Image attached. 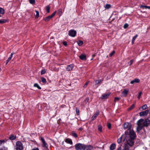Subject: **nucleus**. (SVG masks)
Here are the masks:
<instances>
[{
  "label": "nucleus",
  "instance_id": "obj_37",
  "mask_svg": "<svg viewBox=\"0 0 150 150\" xmlns=\"http://www.w3.org/2000/svg\"><path fill=\"white\" fill-rule=\"evenodd\" d=\"M30 3L31 4H34L35 2V0H29Z\"/></svg>",
  "mask_w": 150,
  "mask_h": 150
},
{
  "label": "nucleus",
  "instance_id": "obj_3",
  "mask_svg": "<svg viewBox=\"0 0 150 150\" xmlns=\"http://www.w3.org/2000/svg\"><path fill=\"white\" fill-rule=\"evenodd\" d=\"M123 126L124 129H128L127 131L125 132V134L127 135L128 134V131H129L131 129V125L130 124H129L128 122H125Z\"/></svg>",
  "mask_w": 150,
  "mask_h": 150
},
{
  "label": "nucleus",
  "instance_id": "obj_4",
  "mask_svg": "<svg viewBox=\"0 0 150 150\" xmlns=\"http://www.w3.org/2000/svg\"><path fill=\"white\" fill-rule=\"evenodd\" d=\"M144 119H141L138 120L137 122V128L140 129H141L144 127L143 121Z\"/></svg>",
  "mask_w": 150,
  "mask_h": 150
},
{
  "label": "nucleus",
  "instance_id": "obj_60",
  "mask_svg": "<svg viewBox=\"0 0 150 150\" xmlns=\"http://www.w3.org/2000/svg\"><path fill=\"white\" fill-rule=\"evenodd\" d=\"M1 17V16L0 15V17Z\"/></svg>",
  "mask_w": 150,
  "mask_h": 150
},
{
  "label": "nucleus",
  "instance_id": "obj_7",
  "mask_svg": "<svg viewBox=\"0 0 150 150\" xmlns=\"http://www.w3.org/2000/svg\"><path fill=\"white\" fill-rule=\"evenodd\" d=\"M56 13V11H55L51 15L45 18L44 19V20L46 22L48 21L54 17Z\"/></svg>",
  "mask_w": 150,
  "mask_h": 150
},
{
  "label": "nucleus",
  "instance_id": "obj_33",
  "mask_svg": "<svg viewBox=\"0 0 150 150\" xmlns=\"http://www.w3.org/2000/svg\"><path fill=\"white\" fill-rule=\"evenodd\" d=\"M77 43L79 46H81L83 45V43L82 41L79 40L77 42Z\"/></svg>",
  "mask_w": 150,
  "mask_h": 150
},
{
  "label": "nucleus",
  "instance_id": "obj_29",
  "mask_svg": "<svg viewBox=\"0 0 150 150\" xmlns=\"http://www.w3.org/2000/svg\"><path fill=\"white\" fill-rule=\"evenodd\" d=\"M34 86L35 87H37L38 89H41V87L39 86L38 83H35L34 85Z\"/></svg>",
  "mask_w": 150,
  "mask_h": 150
},
{
  "label": "nucleus",
  "instance_id": "obj_38",
  "mask_svg": "<svg viewBox=\"0 0 150 150\" xmlns=\"http://www.w3.org/2000/svg\"><path fill=\"white\" fill-rule=\"evenodd\" d=\"M107 126L109 129H111V125L110 123H108L107 124Z\"/></svg>",
  "mask_w": 150,
  "mask_h": 150
},
{
  "label": "nucleus",
  "instance_id": "obj_49",
  "mask_svg": "<svg viewBox=\"0 0 150 150\" xmlns=\"http://www.w3.org/2000/svg\"><path fill=\"white\" fill-rule=\"evenodd\" d=\"M63 44L64 46L67 45V43L66 41H64L63 42Z\"/></svg>",
  "mask_w": 150,
  "mask_h": 150
},
{
  "label": "nucleus",
  "instance_id": "obj_31",
  "mask_svg": "<svg viewBox=\"0 0 150 150\" xmlns=\"http://www.w3.org/2000/svg\"><path fill=\"white\" fill-rule=\"evenodd\" d=\"M0 13L2 14L4 13V10L3 8H0Z\"/></svg>",
  "mask_w": 150,
  "mask_h": 150
},
{
  "label": "nucleus",
  "instance_id": "obj_1",
  "mask_svg": "<svg viewBox=\"0 0 150 150\" xmlns=\"http://www.w3.org/2000/svg\"><path fill=\"white\" fill-rule=\"evenodd\" d=\"M75 147L76 150H91L93 148V146L91 145H86L81 143L76 144Z\"/></svg>",
  "mask_w": 150,
  "mask_h": 150
},
{
  "label": "nucleus",
  "instance_id": "obj_10",
  "mask_svg": "<svg viewBox=\"0 0 150 150\" xmlns=\"http://www.w3.org/2000/svg\"><path fill=\"white\" fill-rule=\"evenodd\" d=\"M40 139L42 143L43 146V147H45L47 148V147H48V145L47 143L45 140L44 138L43 137H40Z\"/></svg>",
  "mask_w": 150,
  "mask_h": 150
},
{
  "label": "nucleus",
  "instance_id": "obj_53",
  "mask_svg": "<svg viewBox=\"0 0 150 150\" xmlns=\"http://www.w3.org/2000/svg\"><path fill=\"white\" fill-rule=\"evenodd\" d=\"M117 150H122V148L121 146L119 148H118Z\"/></svg>",
  "mask_w": 150,
  "mask_h": 150
},
{
  "label": "nucleus",
  "instance_id": "obj_9",
  "mask_svg": "<svg viewBox=\"0 0 150 150\" xmlns=\"http://www.w3.org/2000/svg\"><path fill=\"white\" fill-rule=\"evenodd\" d=\"M129 90L128 89H124L121 93V96L122 97H126L129 92Z\"/></svg>",
  "mask_w": 150,
  "mask_h": 150
},
{
  "label": "nucleus",
  "instance_id": "obj_30",
  "mask_svg": "<svg viewBox=\"0 0 150 150\" xmlns=\"http://www.w3.org/2000/svg\"><path fill=\"white\" fill-rule=\"evenodd\" d=\"M98 130L100 131L101 132L102 131V128L101 125H99L98 126Z\"/></svg>",
  "mask_w": 150,
  "mask_h": 150
},
{
  "label": "nucleus",
  "instance_id": "obj_43",
  "mask_svg": "<svg viewBox=\"0 0 150 150\" xmlns=\"http://www.w3.org/2000/svg\"><path fill=\"white\" fill-rule=\"evenodd\" d=\"M45 70H43L41 71V74L42 75L44 74L45 73Z\"/></svg>",
  "mask_w": 150,
  "mask_h": 150
},
{
  "label": "nucleus",
  "instance_id": "obj_24",
  "mask_svg": "<svg viewBox=\"0 0 150 150\" xmlns=\"http://www.w3.org/2000/svg\"><path fill=\"white\" fill-rule=\"evenodd\" d=\"M102 81L101 79H99L98 80H96L95 81V85H96L98 84H100L101 83V82Z\"/></svg>",
  "mask_w": 150,
  "mask_h": 150
},
{
  "label": "nucleus",
  "instance_id": "obj_40",
  "mask_svg": "<svg viewBox=\"0 0 150 150\" xmlns=\"http://www.w3.org/2000/svg\"><path fill=\"white\" fill-rule=\"evenodd\" d=\"M142 94V92H140L139 93V95H138V98L139 99H140V97H141Z\"/></svg>",
  "mask_w": 150,
  "mask_h": 150
},
{
  "label": "nucleus",
  "instance_id": "obj_28",
  "mask_svg": "<svg viewBox=\"0 0 150 150\" xmlns=\"http://www.w3.org/2000/svg\"><path fill=\"white\" fill-rule=\"evenodd\" d=\"M111 8V5L109 4H107L105 6V9H108Z\"/></svg>",
  "mask_w": 150,
  "mask_h": 150
},
{
  "label": "nucleus",
  "instance_id": "obj_25",
  "mask_svg": "<svg viewBox=\"0 0 150 150\" xmlns=\"http://www.w3.org/2000/svg\"><path fill=\"white\" fill-rule=\"evenodd\" d=\"M122 135L121 137L119 138L117 140V142L118 144H120L122 141Z\"/></svg>",
  "mask_w": 150,
  "mask_h": 150
},
{
  "label": "nucleus",
  "instance_id": "obj_36",
  "mask_svg": "<svg viewBox=\"0 0 150 150\" xmlns=\"http://www.w3.org/2000/svg\"><path fill=\"white\" fill-rule=\"evenodd\" d=\"M138 35H135L134 36L132 39V40H133V41H134L135 39L137 38V37Z\"/></svg>",
  "mask_w": 150,
  "mask_h": 150
},
{
  "label": "nucleus",
  "instance_id": "obj_54",
  "mask_svg": "<svg viewBox=\"0 0 150 150\" xmlns=\"http://www.w3.org/2000/svg\"><path fill=\"white\" fill-rule=\"evenodd\" d=\"M145 6H144V5H142L140 6V8L144 7Z\"/></svg>",
  "mask_w": 150,
  "mask_h": 150
},
{
  "label": "nucleus",
  "instance_id": "obj_41",
  "mask_svg": "<svg viewBox=\"0 0 150 150\" xmlns=\"http://www.w3.org/2000/svg\"><path fill=\"white\" fill-rule=\"evenodd\" d=\"M115 53V51L113 50L112 52L110 53L109 54V56L110 57H111Z\"/></svg>",
  "mask_w": 150,
  "mask_h": 150
},
{
  "label": "nucleus",
  "instance_id": "obj_16",
  "mask_svg": "<svg viewBox=\"0 0 150 150\" xmlns=\"http://www.w3.org/2000/svg\"><path fill=\"white\" fill-rule=\"evenodd\" d=\"M99 114V111H97L96 113L93 115V116L91 117V120H94L97 116Z\"/></svg>",
  "mask_w": 150,
  "mask_h": 150
},
{
  "label": "nucleus",
  "instance_id": "obj_55",
  "mask_svg": "<svg viewBox=\"0 0 150 150\" xmlns=\"http://www.w3.org/2000/svg\"><path fill=\"white\" fill-rule=\"evenodd\" d=\"M134 41H133V40H132V44L134 43Z\"/></svg>",
  "mask_w": 150,
  "mask_h": 150
},
{
  "label": "nucleus",
  "instance_id": "obj_46",
  "mask_svg": "<svg viewBox=\"0 0 150 150\" xmlns=\"http://www.w3.org/2000/svg\"><path fill=\"white\" fill-rule=\"evenodd\" d=\"M88 83H89V81H88V82H86V83H85L84 86H83V87L84 88H85L86 87V86H87V85H88Z\"/></svg>",
  "mask_w": 150,
  "mask_h": 150
},
{
  "label": "nucleus",
  "instance_id": "obj_52",
  "mask_svg": "<svg viewBox=\"0 0 150 150\" xmlns=\"http://www.w3.org/2000/svg\"><path fill=\"white\" fill-rule=\"evenodd\" d=\"M32 150H39L38 148H35L32 149Z\"/></svg>",
  "mask_w": 150,
  "mask_h": 150
},
{
  "label": "nucleus",
  "instance_id": "obj_27",
  "mask_svg": "<svg viewBox=\"0 0 150 150\" xmlns=\"http://www.w3.org/2000/svg\"><path fill=\"white\" fill-rule=\"evenodd\" d=\"M41 81L44 83H45L47 82L46 79L44 77L41 78Z\"/></svg>",
  "mask_w": 150,
  "mask_h": 150
},
{
  "label": "nucleus",
  "instance_id": "obj_59",
  "mask_svg": "<svg viewBox=\"0 0 150 150\" xmlns=\"http://www.w3.org/2000/svg\"><path fill=\"white\" fill-rule=\"evenodd\" d=\"M149 114L150 115V112H149Z\"/></svg>",
  "mask_w": 150,
  "mask_h": 150
},
{
  "label": "nucleus",
  "instance_id": "obj_48",
  "mask_svg": "<svg viewBox=\"0 0 150 150\" xmlns=\"http://www.w3.org/2000/svg\"><path fill=\"white\" fill-rule=\"evenodd\" d=\"M76 114L77 115H79V109H76Z\"/></svg>",
  "mask_w": 150,
  "mask_h": 150
},
{
  "label": "nucleus",
  "instance_id": "obj_8",
  "mask_svg": "<svg viewBox=\"0 0 150 150\" xmlns=\"http://www.w3.org/2000/svg\"><path fill=\"white\" fill-rule=\"evenodd\" d=\"M144 127H147L150 125V120L148 118L145 120L143 121Z\"/></svg>",
  "mask_w": 150,
  "mask_h": 150
},
{
  "label": "nucleus",
  "instance_id": "obj_21",
  "mask_svg": "<svg viewBox=\"0 0 150 150\" xmlns=\"http://www.w3.org/2000/svg\"><path fill=\"white\" fill-rule=\"evenodd\" d=\"M123 150H129V147L127 144H125Z\"/></svg>",
  "mask_w": 150,
  "mask_h": 150
},
{
  "label": "nucleus",
  "instance_id": "obj_6",
  "mask_svg": "<svg viewBox=\"0 0 150 150\" xmlns=\"http://www.w3.org/2000/svg\"><path fill=\"white\" fill-rule=\"evenodd\" d=\"M76 32L74 30H71L69 31V35L72 37H74L76 35Z\"/></svg>",
  "mask_w": 150,
  "mask_h": 150
},
{
  "label": "nucleus",
  "instance_id": "obj_26",
  "mask_svg": "<svg viewBox=\"0 0 150 150\" xmlns=\"http://www.w3.org/2000/svg\"><path fill=\"white\" fill-rule=\"evenodd\" d=\"M35 11L36 13V15L35 16L36 18H37L39 16V11L37 10H35Z\"/></svg>",
  "mask_w": 150,
  "mask_h": 150
},
{
  "label": "nucleus",
  "instance_id": "obj_22",
  "mask_svg": "<svg viewBox=\"0 0 150 150\" xmlns=\"http://www.w3.org/2000/svg\"><path fill=\"white\" fill-rule=\"evenodd\" d=\"M14 54V53L13 52H12L11 54L10 57H9V58H8V59H7V60L6 61H7L6 64H7L11 60L12 57L13 55Z\"/></svg>",
  "mask_w": 150,
  "mask_h": 150
},
{
  "label": "nucleus",
  "instance_id": "obj_56",
  "mask_svg": "<svg viewBox=\"0 0 150 150\" xmlns=\"http://www.w3.org/2000/svg\"><path fill=\"white\" fill-rule=\"evenodd\" d=\"M95 56V55H93V57H94Z\"/></svg>",
  "mask_w": 150,
  "mask_h": 150
},
{
  "label": "nucleus",
  "instance_id": "obj_47",
  "mask_svg": "<svg viewBox=\"0 0 150 150\" xmlns=\"http://www.w3.org/2000/svg\"><path fill=\"white\" fill-rule=\"evenodd\" d=\"M128 26V25L127 24H125L124 25V28H127Z\"/></svg>",
  "mask_w": 150,
  "mask_h": 150
},
{
  "label": "nucleus",
  "instance_id": "obj_5",
  "mask_svg": "<svg viewBox=\"0 0 150 150\" xmlns=\"http://www.w3.org/2000/svg\"><path fill=\"white\" fill-rule=\"evenodd\" d=\"M128 134H129L130 138L134 139L136 137L135 133L133 130H131L130 129L129 131H128Z\"/></svg>",
  "mask_w": 150,
  "mask_h": 150
},
{
  "label": "nucleus",
  "instance_id": "obj_51",
  "mask_svg": "<svg viewBox=\"0 0 150 150\" xmlns=\"http://www.w3.org/2000/svg\"><path fill=\"white\" fill-rule=\"evenodd\" d=\"M130 62V65H131L133 63V60H131Z\"/></svg>",
  "mask_w": 150,
  "mask_h": 150
},
{
  "label": "nucleus",
  "instance_id": "obj_23",
  "mask_svg": "<svg viewBox=\"0 0 150 150\" xmlns=\"http://www.w3.org/2000/svg\"><path fill=\"white\" fill-rule=\"evenodd\" d=\"M8 21L7 19H1L0 20V24H3L6 23Z\"/></svg>",
  "mask_w": 150,
  "mask_h": 150
},
{
  "label": "nucleus",
  "instance_id": "obj_17",
  "mask_svg": "<svg viewBox=\"0 0 150 150\" xmlns=\"http://www.w3.org/2000/svg\"><path fill=\"white\" fill-rule=\"evenodd\" d=\"M116 145L115 143L112 144L110 146V150H114L115 148Z\"/></svg>",
  "mask_w": 150,
  "mask_h": 150
},
{
  "label": "nucleus",
  "instance_id": "obj_34",
  "mask_svg": "<svg viewBox=\"0 0 150 150\" xmlns=\"http://www.w3.org/2000/svg\"><path fill=\"white\" fill-rule=\"evenodd\" d=\"M50 7L49 6H47L46 7V10L47 13H49L50 11Z\"/></svg>",
  "mask_w": 150,
  "mask_h": 150
},
{
  "label": "nucleus",
  "instance_id": "obj_44",
  "mask_svg": "<svg viewBox=\"0 0 150 150\" xmlns=\"http://www.w3.org/2000/svg\"><path fill=\"white\" fill-rule=\"evenodd\" d=\"M72 135L75 137H77V134L75 133H73L72 134Z\"/></svg>",
  "mask_w": 150,
  "mask_h": 150
},
{
  "label": "nucleus",
  "instance_id": "obj_11",
  "mask_svg": "<svg viewBox=\"0 0 150 150\" xmlns=\"http://www.w3.org/2000/svg\"><path fill=\"white\" fill-rule=\"evenodd\" d=\"M149 112L148 110H146L144 111L141 112L139 113V115L140 116H146Z\"/></svg>",
  "mask_w": 150,
  "mask_h": 150
},
{
  "label": "nucleus",
  "instance_id": "obj_32",
  "mask_svg": "<svg viewBox=\"0 0 150 150\" xmlns=\"http://www.w3.org/2000/svg\"><path fill=\"white\" fill-rule=\"evenodd\" d=\"M58 13L59 15L61 16L62 14V8H60L58 10Z\"/></svg>",
  "mask_w": 150,
  "mask_h": 150
},
{
  "label": "nucleus",
  "instance_id": "obj_35",
  "mask_svg": "<svg viewBox=\"0 0 150 150\" xmlns=\"http://www.w3.org/2000/svg\"><path fill=\"white\" fill-rule=\"evenodd\" d=\"M142 108L143 110H145L147 108V106L146 104H145L142 107Z\"/></svg>",
  "mask_w": 150,
  "mask_h": 150
},
{
  "label": "nucleus",
  "instance_id": "obj_42",
  "mask_svg": "<svg viewBox=\"0 0 150 150\" xmlns=\"http://www.w3.org/2000/svg\"><path fill=\"white\" fill-rule=\"evenodd\" d=\"M120 99V98H119L116 97L115 98L114 101L115 102H116L117 101H118Z\"/></svg>",
  "mask_w": 150,
  "mask_h": 150
},
{
  "label": "nucleus",
  "instance_id": "obj_13",
  "mask_svg": "<svg viewBox=\"0 0 150 150\" xmlns=\"http://www.w3.org/2000/svg\"><path fill=\"white\" fill-rule=\"evenodd\" d=\"M110 95V94L109 93H105V94H103L101 96L100 98L102 99H107V98H108V97Z\"/></svg>",
  "mask_w": 150,
  "mask_h": 150
},
{
  "label": "nucleus",
  "instance_id": "obj_58",
  "mask_svg": "<svg viewBox=\"0 0 150 150\" xmlns=\"http://www.w3.org/2000/svg\"><path fill=\"white\" fill-rule=\"evenodd\" d=\"M46 150H49L48 149H46Z\"/></svg>",
  "mask_w": 150,
  "mask_h": 150
},
{
  "label": "nucleus",
  "instance_id": "obj_39",
  "mask_svg": "<svg viewBox=\"0 0 150 150\" xmlns=\"http://www.w3.org/2000/svg\"><path fill=\"white\" fill-rule=\"evenodd\" d=\"M134 106H135V104H133L132 105L131 107H130L129 108H128V110H131V109H132V108H134Z\"/></svg>",
  "mask_w": 150,
  "mask_h": 150
},
{
  "label": "nucleus",
  "instance_id": "obj_50",
  "mask_svg": "<svg viewBox=\"0 0 150 150\" xmlns=\"http://www.w3.org/2000/svg\"><path fill=\"white\" fill-rule=\"evenodd\" d=\"M144 8H148L149 9H150V6H145Z\"/></svg>",
  "mask_w": 150,
  "mask_h": 150
},
{
  "label": "nucleus",
  "instance_id": "obj_15",
  "mask_svg": "<svg viewBox=\"0 0 150 150\" xmlns=\"http://www.w3.org/2000/svg\"><path fill=\"white\" fill-rule=\"evenodd\" d=\"M74 67L73 64H71L67 66L66 68V70L67 71H70Z\"/></svg>",
  "mask_w": 150,
  "mask_h": 150
},
{
  "label": "nucleus",
  "instance_id": "obj_45",
  "mask_svg": "<svg viewBox=\"0 0 150 150\" xmlns=\"http://www.w3.org/2000/svg\"><path fill=\"white\" fill-rule=\"evenodd\" d=\"M5 141L4 140H0V146L3 143L5 142Z\"/></svg>",
  "mask_w": 150,
  "mask_h": 150
},
{
  "label": "nucleus",
  "instance_id": "obj_14",
  "mask_svg": "<svg viewBox=\"0 0 150 150\" xmlns=\"http://www.w3.org/2000/svg\"><path fill=\"white\" fill-rule=\"evenodd\" d=\"M140 81V80L139 79L136 78L131 81L130 83L131 84H133L135 83H139Z\"/></svg>",
  "mask_w": 150,
  "mask_h": 150
},
{
  "label": "nucleus",
  "instance_id": "obj_18",
  "mask_svg": "<svg viewBox=\"0 0 150 150\" xmlns=\"http://www.w3.org/2000/svg\"><path fill=\"white\" fill-rule=\"evenodd\" d=\"M79 58L82 60H85L86 59V55L81 54L79 56Z\"/></svg>",
  "mask_w": 150,
  "mask_h": 150
},
{
  "label": "nucleus",
  "instance_id": "obj_20",
  "mask_svg": "<svg viewBox=\"0 0 150 150\" xmlns=\"http://www.w3.org/2000/svg\"><path fill=\"white\" fill-rule=\"evenodd\" d=\"M65 142L66 143H67L68 144H70L71 145H72V140L71 139H67L65 140Z\"/></svg>",
  "mask_w": 150,
  "mask_h": 150
},
{
  "label": "nucleus",
  "instance_id": "obj_19",
  "mask_svg": "<svg viewBox=\"0 0 150 150\" xmlns=\"http://www.w3.org/2000/svg\"><path fill=\"white\" fill-rule=\"evenodd\" d=\"M16 136L14 135L13 134H11L9 137V139L11 140H14L16 139Z\"/></svg>",
  "mask_w": 150,
  "mask_h": 150
},
{
  "label": "nucleus",
  "instance_id": "obj_57",
  "mask_svg": "<svg viewBox=\"0 0 150 150\" xmlns=\"http://www.w3.org/2000/svg\"><path fill=\"white\" fill-rule=\"evenodd\" d=\"M1 150H5V149H1Z\"/></svg>",
  "mask_w": 150,
  "mask_h": 150
},
{
  "label": "nucleus",
  "instance_id": "obj_12",
  "mask_svg": "<svg viewBox=\"0 0 150 150\" xmlns=\"http://www.w3.org/2000/svg\"><path fill=\"white\" fill-rule=\"evenodd\" d=\"M134 139H132L131 138L129 139L127 141V143L126 144L130 146H132L134 144L133 140Z\"/></svg>",
  "mask_w": 150,
  "mask_h": 150
},
{
  "label": "nucleus",
  "instance_id": "obj_2",
  "mask_svg": "<svg viewBox=\"0 0 150 150\" xmlns=\"http://www.w3.org/2000/svg\"><path fill=\"white\" fill-rule=\"evenodd\" d=\"M14 148L16 150H22L23 149V146L22 142L20 141L17 142Z\"/></svg>",
  "mask_w": 150,
  "mask_h": 150
}]
</instances>
